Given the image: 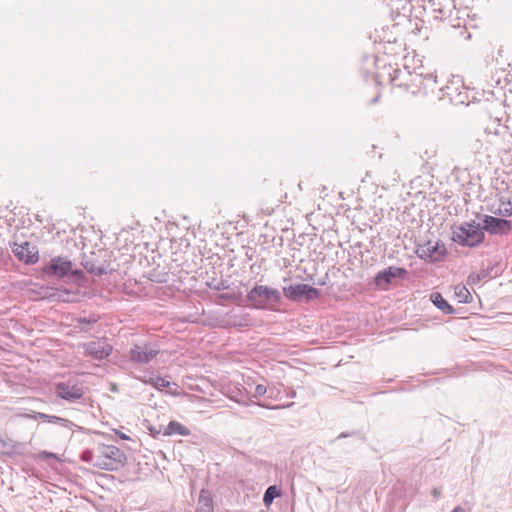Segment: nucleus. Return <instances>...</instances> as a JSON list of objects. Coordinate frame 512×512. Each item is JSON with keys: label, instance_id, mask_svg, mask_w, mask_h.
<instances>
[{"label": "nucleus", "instance_id": "f257e3e1", "mask_svg": "<svg viewBox=\"0 0 512 512\" xmlns=\"http://www.w3.org/2000/svg\"><path fill=\"white\" fill-rule=\"evenodd\" d=\"M389 80L394 88L403 89L415 96H434L438 88L437 76L432 73L424 75L408 70L393 69V72L389 73Z\"/></svg>", "mask_w": 512, "mask_h": 512}, {"label": "nucleus", "instance_id": "f03ea898", "mask_svg": "<svg viewBox=\"0 0 512 512\" xmlns=\"http://www.w3.org/2000/svg\"><path fill=\"white\" fill-rule=\"evenodd\" d=\"M80 459L95 468L114 471L124 466L126 455L117 446L98 444L91 449L84 450Z\"/></svg>", "mask_w": 512, "mask_h": 512}, {"label": "nucleus", "instance_id": "7ed1b4c3", "mask_svg": "<svg viewBox=\"0 0 512 512\" xmlns=\"http://www.w3.org/2000/svg\"><path fill=\"white\" fill-rule=\"evenodd\" d=\"M485 238V233L480 225L475 221L465 222L452 227L451 239L463 247H477Z\"/></svg>", "mask_w": 512, "mask_h": 512}, {"label": "nucleus", "instance_id": "20e7f679", "mask_svg": "<svg viewBox=\"0 0 512 512\" xmlns=\"http://www.w3.org/2000/svg\"><path fill=\"white\" fill-rule=\"evenodd\" d=\"M246 297L253 308L273 310L281 300V293L272 287L256 285L247 293Z\"/></svg>", "mask_w": 512, "mask_h": 512}, {"label": "nucleus", "instance_id": "39448f33", "mask_svg": "<svg viewBox=\"0 0 512 512\" xmlns=\"http://www.w3.org/2000/svg\"><path fill=\"white\" fill-rule=\"evenodd\" d=\"M43 273L48 277L64 278L71 274V276L78 278L83 275L81 270H72V262L66 257H54L46 264Z\"/></svg>", "mask_w": 512, "mask_h": 512}, {"label": "nucleus", "instance_id": "423d86ee", "mask_svg": "<svg viewBox=\"0 0 512 512\" xmlns=\"http://www.w3.org/2000/svg\"><path fill=\"white\" fill-rule=\"evenodd\" d=\"M160 352V348L150 342L134 345L128 352L130 362L137 364H147L151 362Z\"/></svg>", "mask_w": 512, "mask_h": 512}, {"label": "nucleus", "instance_id": "0eeeda50", "mask_svg": "<svg viewBox=\"0 0 512 512\" xmlns=\"http://www.w3.org/2000/svg\"><path fill=\"white\" fill-rule=\"evenodd\" d=\"M286 298L293 302L302 300L303 298L309 302L319 297V291L315 287L308 284H296L283 288Z\"/></svg>", "mask_w": 512, "mask_h": 512}, {"label": "nucleus", "instance_id": "6e6552de", "mask_svg": "<svg viewBox=\"0 0 512 512\" xmlns=\"http://www.w3.org/2000/svg\"><path fill=\"white\" fill-rule=\"evenodd\" d=\"M419 258L428 262H438L444 259L447 249L443 243L428 241L420 245L416 251Z\"/></svg>", "mask_w": 512, "mask_h": 512}, {"label": "nucleus", "instance_id": "1a4fd4ad", "mask_svg": "<svg viewBox=\"0 0 512 512\" xmlns=\"http://www.w3.org/2000/svg\"><path fill=\"white\" fill-rule=\"evenodd\" d=\"M407 274L408 271L405 268L389 266L375 275L374 284L379 289L387 290L393 279H403Z\"/></svg>", "mask_w": 512, "mask_h": 512}, {"label": "nucleus", "instance_id": "9d476101", "mask_svg": "<svg viewBox=\"0 0 512 512\" xmlns=\"http://www.w3.org/2000/svg\"><path fill=\"white\" fill-rule=\"evenodd\" d=\"M483 224V231H487L492 235H507L512 229L510 221L490 215L484 216Z\"/></svg>", "mask_w": 512, "mask_h": 512}, {"label": "nucleus", "instance_id": "9b49d317", "mask_svg": "<svg viewBox=\"0 0 512 512\" xmlns=\"http://www.w3.org/2000/svg\"><path fill=\"white\" fill-rule=\"evenodd\" d=\"M55 393L58 397L68 401L75 402L84 395L83 388L77 384L61 382L56 384Z\"/></svg>", "mask_w": 512, "mask_h": 512}, {"label": "nucleus", "instance_id": "f8f14e48", "mask_svg": "<svg viewBox=\"0 0 512 512\" xmlns=\"http://www.w3.org/2000/svg\"><path fill=\"white\" fill-rule=\"evenodd\" d=\"M85 354L94 360H102L112 352V346L105 340L91 341L84 344Z\"/></svg>", "mask_w": 512, "mask_h": 512}, {"label": "nucleus", "instance_id": "ddd939ff", "mask_svg": "<svg viewBox=\"0 0 512 512\" xmlns=\"http://www.w3.org/2000/svg\"><path fill=\"white\" fill-rule=\"evenodd\" d=\"M12 251L18 260L23 261L26 264H35L39 260L36 247L31 246L29 242H24L22 244L15 243L12 247Z\"/></svg>", "mask_w": 512, "mask_h": 512}, {"label": "nucleus", "instance_id": "4468645a", "mask_svg": "<svg viewBox=\"0 0 512 512\" xmlns=\"http://www.w3.org/2000/svg\"><path fill=\"white\" fill-rule=\"evenodd\" d=\"M454 81L447 83L445 86H439L436 89V94H434L438 99H443L447 97L450 102L453 103H463V99L461 98V93L457 92V87Z\"/></svg>", "mask_w": 512, "mask_h": 512}, {"label": "nucleus", "instance_id": "2eb2a0df", "mask_svg": "<svg viewBox=\"0 0 512 512\" xmlns=\"http://www.w3.org/2000/svg\"><path fill=\"white\" fill-rule=\"evenodd\" d=\"M25 417L34 420L41 419L45 422L59 424L66 428H70L72 426V422L68 419H64L55 415H48L41 412H32V414H26Z\"/></svg>", "mask_w": 512, "mask_h": 512}, {"label": "nucleus", "instance_id": "dca6fc26", "mask_svg": "<svg viewBox=\"0 0 512 512\" xmlns=\"http://www.w3.org/2000/svg\"><path fill=\"white\" fill-rule=\"evenodd\" d=\"M138 379L144 384H149L160 391L170 386V381L167 377H161L159 375H155L154 373L145 374Z\"/></svg>", "mask_w": 512, "mask_h": 512}, {"label": "nucleus", "instance_id": "f3484780", "mask_svg": "<svg viewBox=\"0 0 512 512\" xmlns=\"http://www.w3.org/2000/svg\"><path fill=\"white\" fill-rule=\"evenodd\" d=\"M163 434L165 436H172V435H181V436H189L190 430L182 425L180 422L177 421H171L163 431Z\"/></svg>", "mask_w": 512, "mask_h": 512}, {"label": "nucleus", "instance_id": "a211bd4d", "mask_svg": "<svg viewBox=\"0 0 512 512\" xmlns=\"http://www.w3.org/2000/svg\"><path fill=\"white\" fill-rule=\"evenodd\" d=\"M433 304L440 309L444 314H453V307L442 297V295L438 292H434L430 296Z\"/></svg>", "mask_w": 512, "mask_h": 512}, {"label": "nucleus", "instance_id": "6ab92c4d", "mask_svg": "<svg viewBox=\"0 0 512 512\" xmlns=\"http://www.w3.org/2000/svg\"><path fill=\"white\" fill-rule=\"evenodd\" d=\"M495 214L500 215L502 217H508L512 215V196L504 199L500 198L499 206L494 211Z\"/></svg>", "mask_w": 512, "mask_h": 512}, {"label": "nucleus", "instance_id": "aec40b11", "mask_svg": "<svg viewBox=\"0 0 512 512\" xmlns=\"http://www.w3.org/2000/svg\"><path fill=\"white\" fill-rule=\"evenodd\" d=\"M83 266L88 273H90L94 276H101L103 274H107L110 271L108 269V266H106V265L97 266L92 261H85L83 263Z\"/></svg>", "mask_w": 512, "mask_h": 512}, {"label": "nucleus", "instance_id": "412c9836", "mask_svg": "<svg viewBox=\"0 0 512 512\" xmlns=\"http://www.w3.org/2000/svg\"><path fill=\"white\" fill-rule=\"evenodd\" d=\"M70 293L66 290H59L54 288H47L43 294V298H53L60 301H68Z\"/></svg>", "mask_w": 512, "mask_h": 512}, {"label": "nucleus", "instance_id": "4be33fe9", "mask_svg": "<svg viewBox=\"0 0 512 512\" xmlns=\"http://www.w3.org/2000/svg\"><path fill=\"white\" fill-rule=\"evenodd\" d=\"M281 496V490L277 486H269L263 496L264 504L269 507L276 497Z\"/></svg>", "mask_w": 512, "mask_h": 512}, {"label": "nucleus", "instance_id": "5701e85b", "mask_svg": "<svg viewBox=\"0 0 512 512\" xmlns=\"http://www.w3.org/2000/svg\"><path fill=\"white\" fill-rule=\"evenodd\" d=\"M455 294L459 298V302L468 303L471 298L470 292L465 286H456Z\"/></svg>", "mask_w": 512, "mask_h": 512}, {"label": "nucleus", "instance_id": "b1692460", "mask_svg": "<svg viewBox=\"0 0 512 512\" xmlns=\"http://www.w3.org/2000/svg\"><path fill=\"white\" fill-rule=\"evenodd\" d=\"M207 284L211 289L216 291H222L228 288L227 281L225 280H213L211 282H208Z\"/></svg>", "mask_w": 512, "mask_h": 512}, {"label": "nucleus", "instance_id": "393cba45", "mask_svg": "<svg viewBox=\"0 0 512 512\" xmlns=\"http://www.w3.org/2000/svg\"><path fill=\"white\" fill-rule=\"evenodd\" d=\"M487 276L485 271H482L481 273H472L469 275L468 282L470 284H477L482 279H484Z\"/></svg>", "mask_w": 512, "mask_h": 512}, {"label": "nucleus", "instance_id": "a878e982", "mask_svg": "<svg viewBox=\"0 0 512 512\" xmlns=\"http://www.w3.org/2000/svg\"><path fill=\"white\" fill-rule=\"evenodd\" d=\"M268 391V387L264 384H257L254 389L253 396L258 398L265 395Z\"/></svg>", "mask_w": 512, "mask_h": 512}, {"label": "nucleus", "instance_id": "bb28decb", "mask_svg": "<svg viewBox=\"0 0 512 512\" xmlns=\"http://www.w3.org/2000/svg\"><path fill=\"white\" fill-rule=\"evenodd\" d=\"M267 393H268L269 399H273V400L280 399L281 391L275 386L269 387Z\"/></svg>", "mask_w": 512, "mask_h": 512}, {"label": "nucleus", "instance_id": "cd10ccee", "mask_svg": "<svg viewBox=\"0 0 512 512\" xmlns=\"http://www.w3.org/2000/svg\"><path fill=\"white\" fill-rule=\"evenodd\" d=\"M218 298L220 300H229V301H233L236 299L235 294H233V293H222L218 296Z\"/></svg>", "mask_w": 512, "mask_h": 512}, {"label": "nucleus", "instance_id": "c85d7f7f", "mask_svg": "<svg viewBox=\"0 0 512 512\" xmlns=\"http://www.w3.org/2000/svg\"><path fill=\"white\" fill-rule=\"evenodd\" d=\"M286 396L289 398H295L296 397V391L293 388H286L285 389Z\"/></svg>", "mask_w": 512, "mask_h": 512}, {"label": "nucleus", "instance_id": "c756f323", "mask_svg": "<svg viewBox=\"0 0 512 512\" xmlns=\"http://www.w3.org/2000/svg\"><path fill=\"white\" fill-rule=\"evenodd\" d=\"M432 494L435 498H439L441 496V490L439 488H434L432 490Z\"/></svg>", "mask_w": 512, "mask_h": 512}, {"label": "nucleus", "instance_id": "7c9ffc66", "mask_svg": "<svg viewBox=\"0 0 512 512\" xmlns=\"http://www.w3.org/2000/svg\"><path fill=\"white\" fill-rule=\"evenodd\" d=\"M293 405H294V403H293V402H291V403H288V404H285V405H281V406H279V405H278V406H275V407H273V408H274V409L291 408Z\"/></svg>", "mask_w": 512, "mask_h": 512}, {"label": "nucleus", "instance_id": "2f4dec72", "mask_svg": "<svg viewBox=\"0 0 512 512\" xmlns=\"http://www.w3.org/2000/svg\"><path fill=\"white\" fill-rule=\"evenodd\" d=\"M232 326H247V323H243V322H232L231 323Z\"/></svg>", "mask_w": 512, "mask_h": 512}, {"label": "nucleus", "instance_id": "473e14b6", "mask_svg": "<svg viewBox=\"0 0 512 512\" xmlns=\"http://www.w3.org/2000/svg\"><path fill=\"white\" fill-rule=\"evenodd\" d=\"M451 512H465V511L461 506H457Z\"/></svg>", "mask_w": 512, "mask_h": 512}, {"label": "nucleus", "instance_id": "72a5a7b5", "mask_svg": "<svg viewBox=\"0 0 512 512\" xmlns=\"http://www.w3.org/2000/svg\"><path fill=\"white\" fill-rule=\"evenodd\" d=\"M350 435H351V434H348V433H341V434L337 437V439L345 438V437H348V436H350Z\"/></svg>", "mask_w": 512, "mask_h": 512}, {"label": "nucleus", "instance_id": "f704fd0d", "mask_svg": "<svg viewBox=\"0 0 512 512\" xmlns=\"http://www.w3.org/2000/svg\"><path fill=\"white\" fill-rule=\"evenodd\" d=\"M438 10H439V12H440L442 17H444L446 15V13H445L443 8H439Z\"/></svg>", "mask_w": 512, "mask_h": 512}, {"label": "nucleus", "instance_id": "c9c22d12", "mask_svg": "<svg viewBox=\"0 0 512 512\" xmlns=\"http://www.w3.org/2000/svg\"><path fill=\"white\" fill-rule=\"evenodd\" d=\"M378 99H379V95L375 96V97L373 98V100H372V103H376V102L378 101Z\"/></svg>", "mask_w": 512, "mask_h": 512}, {"label": "nucleus", "instance_id": "e433bc0d", "mask_svg": "<svg viewBox=\"0 0 512 512\" xmlns=\"http://www.w3.org/2000/svg\"><path fill=\"white\" fill-rule=\"evenodd\" d=\"M120 437H121L122 439H129V438H128V436H126L125 434H120Z\"/></svg>", "mask_w": 512, "mask_h": 512}, {"label": "nucleus", "instance_id": "4c0bfd02", "mask_svg": "<svg viewBox=\"0 0 512 512\" xmlns=\"http://www.w3.org/2000/svg\"><path fill=\"white\" fill-rule=\"evenodd\" d=\"M208 512H211L210 510Z\"/></svg>", "mask_w": 512, "mask_h": 512}]
</instances>
